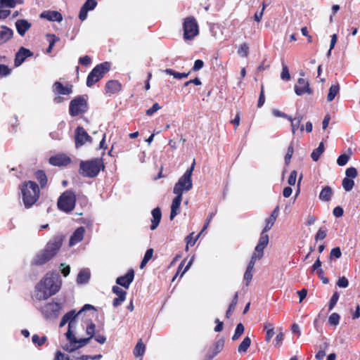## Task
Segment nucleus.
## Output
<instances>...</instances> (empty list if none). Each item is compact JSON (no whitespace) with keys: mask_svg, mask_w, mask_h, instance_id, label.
I'll return each instance as SVG.
<instances>
[{"mask_svg":"<svg viewBox=\"0 0 360 360\" xmlns=\"http://www.w3.org/2000/svg\"><path fill=\"white\" fill-rule=\"evenodd\" d=\"M34 176L39 184V188L43 189L47 186L48 178H47L46 174L45 173V172L44 170H41V169L37 170L34 172Z\"/></svg>","mask_w":360,"mask_h":360,"instance_id":"27","label":"nucleus"},{"mask_svg":"<svg viewBox=\"0 0 360 360\" xmlns=\"http://www.w3.org/2000/svg\"><path fill=\"white\" fill-rule=\"evenodd\" d=\"M339 299V293L338 292H335L332 297H330V300L328 303V310L331 311L335 304H337Z\"/></svg>","mask_w":360,"mask_h":360,"instance_id":"52","label":"nucleus"},{"mask_svg":"<svg viewBox=\"0 0 360 360\" xmlns=\"http://www.w3.org/2000/svg\"><path fill=\"white\" fill-rule=\"evenodd\" d=\"M60 306L58 302H51L46 303L41 308V312L45 319L56 318L59 312Z\"/></svg>","mask_w":360,"mask_h":360,"instance_id":"12","label":"nucleus"},{"mask_svg":"<svg viewBox=\"0 0 360 360\" xmlns=\"http://www.w3.org/2000/svg\"><path fill=\"white\" fill-rule=\"evenodd\" d=\"M342 185L346 191H350L354 186V181L353 179L344 178Z\"/></svg>","mask_w":360,"mask_h":360,"instance_id":"47","label":"nucleus"},{"mask_svg":"<svg viewBox=\"0 0 360 360\" xmlns=\"http://www.w3.org/2000/svg\"><path fill=\"white\" fill-rule=\"evenodd\" d=\"M245 328L243 323H240L236 326L235 333L232 337L233 340H237L240 338V337L243 335L244 333Z\"/></svg>","mask_w":360,"mask_h":360,"instance_id":"44","label":"nucleus"},{"mask_svg":"<svg viewBox=\"0 0 360 360\" xmlns=\"http://www.w3.org/2000/svg\"><path fill=\"white\" fill-rule=\"evenodd\" d=\"M184 40H192L199 34V26L193 16L186 17L183 22Z\"/></svg>","mask_w":360,"mask_h":360,"instance_id":"9","label":"nucleus"},{"mask_svg":"<svg viewBox=\"0 0 360 360\" xmlns=\"http://www.w3.org/2000/svg\"><path fill=\"white\" fill-rule=\"evenodd\" d=\"M110 68L111 63L109 62H104L96 65L87 76L86 86L88 87L93 86L110 71Z\"/></svg>","mask_w":360,"mask_h":360,"instance_id":"6","label":"nucleus"},{"mask_svg":"<svg viewBox=\"0 0 360 360\" xmlns=\"http://www.w3.org/2000/svg\"><path fill=\"white\" fill-rule=\"evenodd\" d=\"M64 240L63 235H56L50 240L44 247L34 258L32 264L34 266H41L51 259H53L58 252L62 247Z\"/></svg>","mask_w":360,"mask_h":360,"instance_id":"2","label":"nucleus"},{"mask_svg":"<svg viewBox=\"0 0 360 360\" xmlns=\"http://www.w3.org/2000/svg\"><path fill=\"white\" fill-rule=\"evenodd\" d=\"M92 137L89 135L83 127L78 126L75 131V143L76 148L84 146L86 143H91Z\"/></svg>","mask_w":360,"mask_h":360,"instance_id":"11","label":"nucleus"},{"mask_svg":"<svg viewBox=\"0 0 360 360\" xmlns=\"http://www.w3.org/2000/svg\"><path fill=\"white\" fill-rule=\"evenodd\" d=\"M91 309L96 311V308L89 304H84L82 309H80L77 313L75 312V310H71L66 313L64 316L69 320L68 329L71 330L72 326L75 323L74 322L75 319L79 315H81L84 311Z\"/></svg>","mask_w":360,"mask_h":360,"instance_id":"14","label":"nucleus"},{"mask_svg":"<svg viewBox=\"0 0 360 360\" xmlns=\"http://www.w3.org/2000/svg\"><path fill=\"white\" fill-rule=\"evenodd\" d=\"M342 255L340 248L339 247L334 248L331 250L330 253V258L339 259Z\"/></svg>","mask_w":360,"mask_h":360,"instance_id":"59","label":"nucleus"},{"mask_svg":"<svg viewBox=\"0 0 360 360\" xmlns=\"http://www.w3.org/2000/svg\"><path fill=\"white\" fill-rule=\"evenodd\" d=\"M61 279L56 271H49L36 285L34 296L38 300H45L56 295L60 289Z\"/></svg>","mask_w":360,"mask_h":360,"instance_id":"1","label":"nucleus"},{"mask_svg":"<svg viewBox=\"0 0 360 360\" xmlns=\"http://www.w3.org/2000/svg\"><path fill=\"white\" fill-rule=\"evenodd\" d=\"M4 6L14 8L17 4H22L24 0H0Z\"/></svg>","mask_w":360,"mask_h":360,"instance_id":"46","label":"nucleus"},{"mask_svg":"<svg viewBox=\"0 0 360 360\" xmlns=\"http://www.w3.org/2000/svg\"><path fill=\"white\" fill-rule=\"evenodd\" d=\"M160 108L161 106L158 103H155L153 105V106L150 108L146 110V114L148 116H151Z\"/></svg>","mask_w":360,"mask_h":360,"instance_id":"58","label":"nucleus"},{"mask_svg":"<svg viewBox=\"0 0 360 360\" xmlns=\"http://www.w3.org/2000/svg\"><path fill=\"white\" fill-rule=\"evenodd\" d=\"M96 5L97 1L96 0H86L82 6L86 8L87 11H91L95 8Z\"/></svg>","mask_w":360,"mask_h":360,"instance_id":"56","label":"nucleus"},{"mask_svg":"<svg viewBox=\"0 0 360 360\" xmlns=\"http://www.w3.org/2000/svg\"><path fill=\"white\" fill-rule=\"evenodd\" d=\"M90 278V273L88 270H82L77 275V283H85Z\"/></svg>","mask_w":360,"mask_h":360,"instance_id":"35","label":"nucleus"},{"mask_svg":"<svg viewBox=\"0 0 360 360\" xmlns=\"http://www.w3.org/2000/svg\"><path fill=\"white\" fill-rule=\"evenodd\" d=\"M275 220L270 218L269 217L266 219V225L264 228V229L262 230L263 232H267L268 231H269L272 226H274V223H275Z\"/></svg>","mask_w":360,"mask_h":360,"instance_id":"61","label":"nucleus"},{"mask_svg":"<svg viewBox=\"0 0 360 360\" xmlns=\"http://www.w3.org/2000/svg\"><path fill=\"white\" fill-rule=\"evenodd\" d=\"M91 63V59L89 56H84L79 58V63L84 66H88Z\"/></svg>","mask_w":360,"mask_h":360,"instance_id":"62","label":"nucleus"},{"mask_svg":"<svg viewBox=\"0 0 360 360\" xmlns=\"http://www.w3.org/2000/svg\"><path fill=\"white\" fill-rule=\"evenodd\" d=\"M134 270L133 269H129L124 276L117 277L116 279V283L128 289L130 284L133 282L134 278Z\"/></svg>","mask_w":360,"mask_h":360,"instance_id":"18","label":"nucleus"},{"mask_svg":"<svg viewBox=\"0 0 360 360\" xmlns=\"http://www.w3.org/2000/svg\"><path fill=\"white\" fill-rule=\"evenodd\" d=\"M33 56V53L28 49L20 47L15 56L14 65L15 67L21 65L25 60Z\"/></svg>","mask_w":360,"mask_h":360,"instance_id":"15","label":"nucleus"},{"mask_svg":"<svg viewBox=\"0 0 360 360\" xmlns=\"http://www.w3.org/2000/svg\"><path fill=\"white\" fill-rule=\"evenodd\" d=\"M324 152V145L323 142L319 143V146L317 148L314 149L311 154V157L314 161H318L321 154Z\"/></svg>","mask_w":360,"mask_h":360,"instance_id":"36","label":"nucleus"},{"mask_svg":"<svg viewBox=\"0 0 360 360\" xmlns=\"http://www.w3.org/2000/svg\"><path fill=\"white\" fill-rule=\"evenodd\" d=\"M349 160V155H347L346 153H343L338 158L337 164L339 166H344L348 162Z\"/></svg>","mask_w":360,"mask_h":360,"instance_id":"54","label":"nucleus"},{"mask_svg":"<svg viewBox=\"0 0 360 360\" xmlns=\"http://www.w3.org/2000/svg\"><path fill=\"white\" fill-rule=\"evenodd\" d=\"M71 158L64 153L57 154L51 156L49 162L53 166L65 167L71 163Z\"/></svg>","mask_w":360,"mask_h":360,"instance_id":"13","label":"nucleus"},{"mask_svg":"<svg viewBox=\"0 0 360 360\" xmlns=\"http://www.w3.org/2000/svg\"><path fill=\"white\" fill-rule=\"evenodd\" d=\"M340 315L338 313H333L328 318V322L332 326H338L340 322Z\"/></svg>","mask_w":360,"mask_h":360,"instance_id":"53","label":"nucleus"},{"mask_svg":"<svg viewBox=\"0 0 360 360\" xmlns=\"http://www.w3.org/2000/svg\"><path fill=\"white\" fill-rule=\"evenodd\" d=\"M85 229L83 226L78 227L70 236L69 240V245L70 247L75 245L78 243L81 242L84 236Z\"/></svg>","mask_w":360,"mask_h":360,"instance_id":"22","label":"nucleus"},{"mask_svg":"<svg viewBox=\"0 0 360 360\" xmlns=\"http://www.w3.org/2000/svg\"><path fill=\"white\" fill-rule=\"evenodd\" d=\"M182 200V197L176 195L172 200V203L171 205V212H170V220H173L174 218L180 212V205L181 202Z\"/></svg>","mask_w":360,"mask_h":360,"instance_id":"24","label":"nucleus"},{"mask_svg":"<svg viewBox=\"0 0 360 360\" xmlns=\"http://www.w3.org/2000/svg\"><path fill=\"white\" fill-rule=\"evenodd\" d=\"M225 340L224 338H220L216 340L210 347V352L206 354L205 360H212L224 348Z\"/></svg>","mask_w":360,"mask_h":360,"instance_id":"17","label":"nucleus"},{"mask_svg":"<svg viewBox=\"0 0 360 360\" xmlns=\"http://www.w3.org/2000/svg\"><path fill=\"white\" fill-rule=\"evenodd\" d=\"M251 345V339L249 337H245L242 342L238 347L239 353H245Z\"/></svg>","mask_w":360,"mask_h":360,"instance_id":"37","label":"nucleus"},{"mask_svg":"<svg viewBox=\"0 0 360 360\" xmlns=\"http://www.w3.org/2000/svg\"><path fill=\"white\" fill-rule=\"evenodd\" d=\"M202 232L200 231L196 236L194 237V233H190L186 238V249H188V246H193L198 240V237Z\"/></svg>","mask_w":360,"mask_h":360,"instance_id":"45","label":"nucleus"},{"mask_svg":"<svg viewBox=\"0 0 360 360\" xmlns=\"http://www.w3.org/2000/svg\"><path fill=\"white\" fill-rule=\"evenodd\" d=\"M281 77L282 79H284L286 81H288L290 79V75L289 73L288 68L287 65H285V64H283V68H282Z\"/></svg>","mask_w":360,"mask_h":360,"instance_id":"57","label":"nucleus"},{"mask_svg":"<svg viewBox=\"0 0 360 360\" xmlns=\"http://www.w3.org/2000/svg\"><path fill=\"white\" fill-rule=\"evenodd\" d=\"M333 195V191L329 186H326L321 191L319 198L321 200L328 202L331 200Z\"/></svg>","mask_w":360,"mask_h":360,"instance_id":"29","label":"nucleus"},{"mask_svg":"<svg viewBox=\"0 0 360 360\" xmlns=\"http://www.w3.org/2000/svg\"><path fill=\"white\" fill-rule=\"evenodd\" d=\"M165 72L167 74V75H172L175 79H181L182 78H186L187 77L190 73H191V71H189L188 72L186 73V72H177L176 71H174V70L172 69H170V68H167L165 70Z\"/></svg>","mask_w":360,"mask_h":360,"instance_id":"38","label":"nucleus"},{"mask_svg":"<svg viewBox=\"0 0 360 360\" xmlns=\"http://www.w3.org/2000/svg\"><path fill=\"white\" fill-rule=\"evenodd\" d=\"M16 30L20 36H24L25 32L31 27V23L27 20L21 19L15 22Z\"/></svg>","mask_w":360,"mask_h":360,"instance_id":"26","label":"nucleus"},{"mask_svg":"<svg viewBox=\"0 0 360 360\" xmlns=\"http://www.w3.org/2000/svg\"><path fill=\"white\" fill-rule=\"evenodd\" d=\"M326 237V231L322 228L319 229L315 235L314 239L316 241L319 240H323Z\"/></svg>","mask_w":360,"mask_h":360,"instance_id":"60","label":"nucleus"},{"mask_svg":"<svg viewBox=\"0 0 360 360\" xmlns=\"http://www.w3.org/2000/svg\"><path fill=\"white\" fill-rule=\"evenodd\" d=\"M53 91L56 95H69L72 92V86H63L61 82L57 81L53 85Z\"/></svg>","mask_w":360,"mask_h":360,"instance_id":"21","label":"nucleus"},{"mask_svg":"<svg viewBox=\"0 0 360 360\" xmlns=\"http://www.w3.org/2000/svg\"><path fill=\"white\" fill-rule=\"evenodd\" d=\"M293 153H294V148H293L292 144L291 143L288 146L287 153L285 156V162L286 165H288L290 163L291 158L293 155Z\"/></svg>","mask_w":360,"mask_h":360,"instance_id":"55","label":"nucleus"},{"mask_svg":"<svg viewBox=\"0 0 360 360\" xmlns=\"http://www.w3.org/2000/svg\"><path fill=\"white\" fill-rule=\"evenodd\" d=\"M65 335L67 339L70 342V344L68 345H66L63 349L68 352H72L75 350L82 347L83 346L88 344L90 340H91V337L77 340V338L75 336L73 332L71 330H70V328L68 330Z\"/></svg>","mask_w":360,"mask_h":360,"instance_id":"10","label":"nucleus"},{"mask_svg":"<svg viewBox=\"0 0 360 360\" xmlns=\"http://www.w3.org/2000/svg\"><path fill=\"white\" fill-rule=\"evenodd\" d=\"M266 232L262 231L259 242L257 245L258 247L265 248L269 243V236L265 233Z\"/></svg>","mask_w":360,"mask_h":360,"instance_id":"43","label":"nucleus"},{"mask_svg":"<svg viewBox=\"0 0 360 360\" xmlns=\"http://www.w3.org/2000/svg\"><path fill=\"white\" fill-rule=\"evenodd\" d=\"M13 31L11 28L6 26H1L0 30V45L7 42L13 37Z\"/></svg>","mask_w":360,"mask_h":360,"instance_id":"25","label":"nucleus"},{"mask_svg":"<svg viewBox=\"0 0 360 360\" xmlns=\"http://www.w3.org/2000/svg\"><path fill=\"white\" fill-rule=\"evenodd\" d=\"M76 195L74 191L67 190L58 199L57 205L60 210L66 213L72 212L75 207Z\"/></svg>","mask_w":360,"mask_h":360,"instance_id":"7","label":"nucleus"},{"mask_svg":"<svg viewBox=\"0 0 360 360\" xmlns=\"http://www.w3.org/2000/svg\"><path fill=\"white\" fill-rule=\"evenodd\" d=\"M12 69L8 65L0 64V77H6L11 74Z\"/></svg>","mask_w":360,"mask_h":360,"instance_id":"48","label":"nucleus"},{"mask_svg":"<svg viewBox=\"0 0 360 360\" xmlns=\"http://www.w3.org/2000/svg\"><path fill=\"white\" fill-rule=\"evenodd\" d=\"M122 86L118 80H109L105 86V94L110 96L118 94L122 90Z\"/></svg>","mask_w":360,"mask_h":360,"instance_id":"20","label":"nucleus"},{"mask_svg":"<svg viewBox=\"0 0 360 360\" xmlns=\"http://www.w3.org/2000/svg\"><path fill=\"white\" fill-rule=\"evenodd\" d=\"M302 120V115H298L297 117H295L293 120H292V123H291V127H292V133L293 134H295L296 133V131H297V129H300L301 131H304V126L303 125H300V123Z\"/></svg>","mask_w":360,"mask_h":360,"instance_id":"30","label":"nucleus"},{"mask_svg":"<svg viewBox=\"0 0 360 360\" xmlns=\"http://www.w3.org/2000/svg\"><path fill=\"white\" fill-rule=\"evenodd\" d=\"M264 330H266V341L269 342L274 335V327L273 324L266 323H264Z\"/></svg>","mask_w":360,"mask_h":360,"instance_id":"39","label":"nucleus"},{"mask_svg":"<svg viewBox=\"0 0 360 360\" xmlns=\"http://www.w3.org/2000/svg\"><path fill=\"white\" fill-rule=\"evenodd\" d=\"M264 248L256 245L255 248V252L252 255L250 261H252L253 263L255 264V261L257 259H260L262 258L264 255Z\"/></svg>","mask_w":360,"mask_h":360,"instance_id":"40","label":"nucleus"},{"mask_svg":"<svg viewBox=\"0 0 360 360\" xmlns=\"http://www.w3.org/2000/svg\"><path fill=\"white\" fill-rule=\"evenodd\" d=\"M22 200L26 209L31 208L40 198V188L34 181H25L20 187Z\"/></svg>","mask_w":360,"mask_h":360,"instance_id":"3","label":"nucleus"},{"mask_svg":"<svg viewBox=\"0 0 360 360\" xmlns=\"http://www.w3.org/2000/svg\"><path fill=\"white\" fill-rule=\"evenodd\" d=\"M254 266H255V264L253 263V262L250 261L248 264L246 271L244 274V280L246 282L245 284L247 286L249 285V283H250V281L252 278V271L254 269Z\"/></svg>","mask_w":360,"mask_h":360,"instance_id":"31","label":"nucleus"},{"mask_svg":"<svg viewBox=\"0 0 360 360\" xmlns=\"http://www.w3.org/2000/svg\"><path fill=\"white\" fill-rule=\"evenodd\" d=\"M153 219L151 220L150 229L155 230L159 225L161 218L162 213L159 207L154 208L152 212Z\"/></svg>","mask_w":360,"mask_h":360,"instance_id":"28","label":"nucleus"},{"mask_svg":"<svg viewBox=\"0 0 360 360\" xmlns=\"http://www.w3.org/2000/svg\"><path fill=\"white\" fill-rule=\"evenodd\" d=\"M295 92L297 96H302L304 94H312L313 91L309 86V83L304 78H299L297 84L295 86Z\"/></svg>","mask_w":360,"mask_h":360,"instance_id":"16","label":"nucleus"},{"mask_svg":"<svg viewBox=\"0 0 360 360\" xmlns=\"http://www.w3.org/2000/svg\"><path fill=\"white\" fill-rule=\"evenodd\" d=\"M40 18L46 19L49 21L61 22L63 20L62 14L56 11H46L40 14Z\"/></svg>","mask_w":360,"mask_h":360,"instance_id":"23","label":"nucleus"},{"mask_svg":"<svg viewBox=\"0 0 360 360\" xmlns=\"http://www.w3.org/2000/svg\"><path fill=\"white\" fill-rule=\"evenodd\" d=\"M86 95L78 96L73 98L69 105V113L75 117L85 113L88 110Z\"/></svg>","mask_w":360,"mask_h":360,"instance_id":"8","label":"nucleus"},{"mask_svg":"<svg viewBox=\"0 0 360 360\" xmlns=\"http://www.w3.org/2000/svg\"><path fill=\"white\" fill-rule=\"evenodd\" d=\"M204 62L202 60L198 59L195 61L194 65L192 68V71L197 72L202 68Z\"/></svg>","mask_w":360,"mask_h":360,"instance_id":"64","label":"nucleus"},{"mask_svg":"<svg viewBox=\"0 0 360 360\" xmlns=\"http://www.w3.org/2000/svg\"><path fill=\"white\" fill-rule=\"evenodd\" d=\"M340 86L339 84L332 85L328 91L327 96V100L328 102H331L334 100L337 94L339 93Z\"/></svg>","mask_w":360,"mask_h":360,"instance_id":"34","label":"nucleus"},{"mask_svg":"<svg viewBox=\"0 0 360 360\" xmlns=\"http://www.w3.org/2000/svg\"><path fill=\"white\" fill-rule=\"evenodd\" d=\"M195 164V160H193L191 167L185 172L183 176H181L175 184L173 193L176 195L182 197V194L184 191H188L192 188L193 183L191 176L194 169Z\"/></svg>","mask_w":360,"mask_h":360,"instance_id":"5","label":"nucleus"},{"mask_svg":"<svg viewBox=\"0 0 360 360\" xmlns=\"http://www.w3.org/2000/svg\"><path fill=\"white\" fill-rule=\"evenodd\" d=\"M249 53V47L246 43H243L240 45L239 49L238 50V53L243 56L247 57Z\"/></svg>","mask_w":360,"mask_h":360,"instance_id":"50","label":"nucleus"},{"mask_svg":"<svg viewBox=\"0 0 360 360\" xmlns=\"http://www.w3.org/2000/svg\"><path fill=\"white\" fill-rule=\"evenodd\" d=\"M105 168L103 158H95L88 160H82L79 163V173L83 177L95 178Z\"/></svg>","mask_w":360,"mask_h":360,"instance_id":"4","label":"nucleus"},{"mask_svg":"<svg viewBox=\"0 0 360 360\" xmlns=\"http://www.w3.org/2000/svg\"><path fill=\"white\" fill-rule=\"evenodd\" d=\"M86 333L92 339L96 334V325L91 321L86 326Z\"/></svg>","mask_w":360,"mask_h":360,"instance_id":"51","label":"nucleus"},{"mask_svg":"<svg viewBox=\"0 0 360 360\" xmlns=\"http://www.w3.org/2000/svg\"><path fill=\"white\" fill-rule=\"evenodd\" d=\"M337 285L340 288H347L349 285V281L347 278L342 276L338 279Z\"/></svg>","mask_w":360,"mask_h":360,"instance_id":"63","label":"nucleus"},{"mask_svg":"<svg viewBox=\"0 0 360 360\" xmlns=\"http://www.w3.org/2000/svg\"><path fill=\"white\" fill-rule=\"evenodd\" d=\"M112 291L114 294L117 295V297L113 299L112 305L114 307H117L126 300L127 292L117 285H114L112 288Z\"/></svg>","mask_w":360,"mask_h":360,"instance_id":"19","label":"nucleus"},{"mask_svg":"<svg viewBox=\"0 0 360 360\" xmlns=\"http://www.w3.org/2000/svg\"><path fill=\"white\" fill-rule=\"evenodd\" d=\"M153 252L154 251H153V248H149L146 250V252L144 255V257L140 264L141 269H143L146 265V264L149 262V260L152 258Z\"/></svg>","mask_w":360,"mask_h":360,"instance_id":"41","label":"nucleus"},{"mask_svg":"<svg viewBox=\"0 0 360 360\" xmlns=\"http://www.w3.org/2000/svg\"><path fill=\"white\" fill-rule=\"evenodd\" d=\"M146 351V345L143 343L142 340H139L136 343L133 354L136 357L142 356Z\"/></svg>","mask_w":360,"mask_h":360,"instance_id":"32","label":"nucleus"},{"mask_svg":"<svg viewBox=\"0 0 360 360\" xmlns=\"http://www.w3.org/2000/svg\"><path fill=\"white\" fill-rule=\"evenodd\" d=\"M345 174H346L345 178L354 179L357 176L358 172L355 167H351L346 169Z\"/></svg>","mask_w":360,"mask_h":360,"instance_id":"49","label":"nucleus"},{"mask_svg":"<svg viewBox=\"0 0 360 360\" xmlns=\"http://www.w3.org/2000/svg\"><path fill=\"white\" fill-rule=\"evenodd\" d=\"M46 38L49 43V47L46 49V53H51L55 44L60 40V38L54 34H47Z\"/></svg>","mask_w":360,"mask_h":360,"instance_id":"33","label":"nucleus"},{"mask_svg":"<svg viewBox=\"0 0 360 360\" xmlns=\"http://www.w3.org/2000/svg\"><path fill=\"white\" fill-rule=\"evenodd\" d=\"M46 340L47 338L45 335L39 337L37 334H34L32 337V342L38 347L42 346Z\"/></svg>","mask_w":360,"mask_h":360,"instance_id":"42","label":"nucleus"}]
</instances>
